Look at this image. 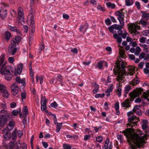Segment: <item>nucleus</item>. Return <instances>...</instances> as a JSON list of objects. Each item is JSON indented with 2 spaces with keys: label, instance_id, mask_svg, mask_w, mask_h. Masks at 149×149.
<instances>
[{
  "label": "nucleus",
  "instance_id": "obj_11",
  "mask_svg": "<svg viewBox=\"0 0 149 149\" xmlns=\"http://www.w3.org/2000/svg\"><path fill=\"white\" fill-rule=\"evenodd\" d=\"M41 109L42 111H45V112L47 111L46 108L47 107L46 103L47 101V100L46 99L45 97H44L42 95H41Z\"/></svg>",
  "mask_w": 149,
  "mask_h": 149
},
{
  "label": "nucleus",
  "instance_id": "obj_44",
  "mask_svg": "<svg viewBox=\"0 0 149 149\" xmlns=\"http://www.w3.org/2000/svg\"><path fill=\"white\" fill-rule=\"evenodd\" d=\"M143 96L145 99L149 101V94L148 93L144 92Z\"/></svg>",
  "mask_w": 149,
  "mask_h": 149
},
{
  "label": "nucleus",
  "instance_id": "obj_50",
  "mask_svg": "<svg viewBox=\"0 0 149 149\" xmlns=\"http://www.w3.org/2000/svg\"><path fill=\"white\" fill-rule=\"evenodd\" d=\"M129 95L131 98H134L136 97V93L133 92L130 93Z\"/></svg>",
  "mask_w": 149,
  "mask_h": 149
},
{
  "label": "nucleus",
  "instance_id": "obj_62",
  "mask_svg": "<svg viewBox=\"0 0 149 149\" xmlns=\"http://www.w3.org/2000/svg\"><path fill=\"white\" fill-rule=\"evenodd\" d=\"M106 24L107 25H109L111 24V22L110 19H108L105 20V21Z\"/></svg>",
  "mask_w": 149,
  "mask_h": 149
},
{
  "label": "nucleus",
  "instance_id": "obj_45",
  "mask_svg": "<svg viewBox=\"0 0 149 149\" xmlns=\"http://www.w3.org/2000/svg\"><path fill=\"white\" fill-rule=\"evenodd\" d=\"M109 143V139L108 138L106 140L104 145V147L105 149H108L109 146H108V144Z\"/></svg>",
  "mask_w": 149,
  "mask_h": 149
},
{
  "label": "nucleus",
  "instance_id": "obj_20",
  "mask_svg": "<svg viewBox=\"0 0 149 149\" xmlns=\"http://www.w3.org/2000/svg\"><path fill=\"white\" fill-rule=\"evenodd\" d=\"M148 122L147 120H142V127L143 130H145L148 127L147 124Z\"/></svg>",
  "mask_w": 149,
  "mask_h": 149
},
{
  "label": "nucleus",
  "instance_id": "obj_4",
  "mask_svg": "<svg viewBox=\"0 0 149 149\" xmlns=\"http://www.w3.org/2000/svg\"><path fill=\"white\" fill-rule=\"evenodd\" d=\"M12 67L10 66H6L4 64L0 69V72L4 76L5 79L10 81L13 77V72L11 70Z\"/></svg>",
  "mask_w": 149,
  "mask_h": 149
},
{
  "label": "nucleus",
  "instance_id": "obj_35",
  "mask_svg": "<svg viewBox=\"0 0 149 149\" xmlns=\"http://www.w3.org/2000/svg\"><path fill=\"white\" fill-rule=\"evenodd\" d=\"M4 55H2L0 57V68H1L2 66L4 64H5L4 63H3L4 61Z\"/></svg>",
  "mask_w": 149,
  "mask_h": 149
},
{
  "label": "nucleus",
  "instance_id": "obj_33",
  "mask_svg": "<svg viewBox=\"0 0 149 149\" xmlns=\"http://www.w3.org/2000/svg\"><path fill=\"white\" fill-rule=\"evenodd\" d=\"M63 124L62 123H58L56 124V132H58L60 130Z\"/></svg>",
  "mask_w": 149,
  "mask_h": 149
},
{
  "label": "nucleus",
  "instance_id": "obj_23",
  "mask_svg": "<svg viewBox=\"0 0 149 149\" xmlns=\"http://www.w3.org/2000/svg\"><path fill=\"white\" fill-rule=\"evenodd\" d=\"M0 112L1 113L4 114V115H5L6 116V117H7V118L10 119V113H8L6 110L4 109L2 110Z\"/></svg>",
  "mask_w": 149,
  "mask_h": 149
},
{
  "label": "nucleus",
  "instance_id": "obj_48",
  "mask_svg": "<svg viewBox=\"0 0 149 149\" xmlns=\"http://www.w3.org/2000/svg\"><path fill=\"white\" fill-rule=\"evenodd\" d=\"M96 141L99 143H101L103 139L102 136H98L96 138Z\"/></svg>",
  "mask_w": 149,
  "mask_h": 149
},
{
  "label": "nucleus",
  "instance_id": "obj_57",
  "mask_svg": "<svg viewBox=\"0 0 149 149\" xmlns=\"http://www.w3.org/2000/svg\"><path fill=\"white\" fill-rule=\"evenodd\" d=\"M16 106V103L15 102H12L10 104V107L11 108H14Z\"/></svg>",
  "mask_w": 149,
  "mask_h": 149
},
{
  "label": "nucleus",
  "instance_id": "obj_54",
  "mask_svg": "<svg viewBox=\"0 0 149 149\" xmlns=\"http://www.w3.org/2000/svg\"><path fill=\"white\" fill-rule=\"evenodd\" d=\"M145 54L144 52H141L139 56V58L140 59H142L144 58Z\"/></svg>",
  "mask_w": 149,
  "mask_h": 149
},
{
  "label": "nucleus",
  "instance_id": "obj_46",
  "mask_svg": "<svg viewBox=\"0 0 149 149\" xmlns=\"http://www.w3.org/2000/svg\"><path fill=\"white\" fill-rule=\"evenodd\" d=\"M139 23L143 26H146L147 24V23L146 21L144 20L143 19H141L139 22Z\"/></svg>",
  "mask_w": 149,
  "mask_h": 149
},
{
  "label": "nucleus",
  "instance_id": "obj_5",
  "mask_svg": "<svg viewBox=\"0 0 149 149\" xmlns=\"http://www.w3.org/2000/svg\"><path fill=\"white\" fill-rule=\"evenodd\" d=\"M128 28L130 33H134L135 35L139 33V32L137 30L140 29V26L134 23H131L128 24Z\"/></svg>",
  "mask_w": 149,
  "mask_h": 149
},
{
  "label": "nucleus",
  "instance_id": "obj_28",
  "mask_svg": "<svg viewBox=\"0 0 149 149\" xmlns=\"http://www.w3.org/2000/svg\"><path fill=\"white\" fill-rule=\"evenodd\" d=\"M8 28L10 31H15L17 32V33H20L19 31L17 29L16 27H13L10 26H9Z\"/></svg>",
  "mask_w": 149,
  "mask_h": 149
},
{
  "label": "nucleus",
  "instance_id": "obj_15",
  "mask_svg": "<svg viewBox=\"0 0 149 149\" xmlns=\"http://www.w3.org/2000/svg\"><path fill=\"white\" fill-rule=\"evenodd\" d=\"M7 14V10L4 8L0 10V15L2 19H4L6 17Z\"/></svg>",
  "mask_w": 149,
  "mask_h": 149
},
{
  "label": "nucleus",
  "instance_id": "obj_25",
  "mask_svg": "<svg viewBox=\"0 0 149 149\" xmlns=\"http://www.w3.org/2000/svg\"><path fill=\"white\" fill-rule=\"evenodd\" d=\"M120 87V85L118 86V89L116 91V93L118 97H120L121 95L122 89Z\"/></svg>",
  "mask_w": 149,
  "mask_h": 149
},
{
  "label": "nucleus",
  "instance_id": "obj_8",
  "mask_svg": "<svg viewBox=\"0 0 149 149\" xmlns=\"http://www.w3.org/2000/svg\"><path fill=\"white\" fill-rule=\"evenodd\" d=\"M10 87L11 91L13 93V95L18 97V93L19 92V88L17 83L15 82L13 84L11 85Z\"/></svg>",
  "mask_w": 149,
  "mask_h": 149
},
{
  "label": "nucleus",
  "instance_id": "obj_39",
  "mask_svg": "<svg viewBox=\"0 0 149 149\" xmlns=\"http://www.w3.org/2000/svg\"><path fill=\"white\" fill-rule=\"evenodd\" d=\"M86 25H81L80 26V28L79 29V30L81 32H82L84 31V32H85V31L87 30L86 28H85V27L86 26Z\"/></svg>",
  "mask_w": 149,
  "mask_h": 149
},
{
  "label": "nucleus",
  "instance_id": "obj_61",
  "mask_svg": "<svg viewBox=\"0 0 149 149\" xmlns=\"http://www.w3.org/2000/svg\"><path fill=\"white\" fill-rule=\"evenodd\" d=\"M144 64V62H140L138 65L139 68L141 69H142L143 68Z\"/></svg>",
  "mask_w": 149,
  "mask_h": 149
},
{
  "label": "nucleus",
  "instance_id": "obj_36",
  "mask_svg": "<svg viewBox=\"0 0 149 149\" xmlns=\"http://www.w3.org/2000/svg\"><path fill=\"white\" fill-rule=\"evenodd\" d=\"M131 88V87L130 86H128L125 88L124 91L125 92V97H127L126 94L128 93L130 91Z\"/></svg>",
  "mask_w": 149,
  "mask_h": 149
},
{
  "label": "nucleus",
  "instance_id": "obj_21",
  "mask_svg": "<svg viewBox=\"0 0 149 149\" xmlns=\"http://www.w3.org/2000/svg\"><path fill=\"white\" fill-rule=\"evenodd\" d=\"M115 39H117V42L119 44H120L122 40L121 38L120 37L118 34H115L114 36Z\"/></svg>",
  "mask_w": 149,
  "mask_h": 149
},
{
  "label": "nucleus",
  "instance_id": "obj_9",
  "mask_svg": "<svg viewBox=\"0 0 149 149\" xmlns=\"http://www.w3.org/2000/svg\"><path fill=\"white\" fill-rule=\"evenodd\" d=\"M123 9H121L120 11H116L115 13L116 15L118 16L117 19L119 20L120 24H123L124 22V13L123 12Z\"/></svg>",
  "mask_w": 149,
  "mask_h": 149
},
{
  "label": "nucleus",
  "instance_id": "obj_59",
  "mask_svg": "<svg viewBox=\"0 0 149 149\" xmlns=\"http://www.w3.org/2000/svg\"><path fill=\"white\" fill-rule=\"evenodd\" d=\"M57 78V80L60 82H62V77L61 75H58Z\"/></svg>",
  "mask_w": 149,
  "mask_h": 149
},
{
  "label": "nucleus",
  "instance_id": "obj_17",
  "mask_svg": "<svg viewBox=\"0 0 149 149\" xmlns=\"http://www.w3.org/2000/svg\"><path fill=\"white\" fill-rule=\"evenodd\" d=\"M129 100L127 99L121 103L122 106L124 107L128 108L131 106L130 102Z\"/></svg>",
  "mask_w": 149,
  "mask_h": 149
},
{
  "label": "nucleus",
  "instance_id": "obj_38",
  "mask_svg": "<svg viewBox=\"0 0 149 149\" xmlns=\"http://www.w3.org/2000/svg\"><path fill=\"white\" fill-rule=\"evenodd\" d=\"M95 88L93 90V93L94 94H95L97 92V91L99 88V86L96 83H95L94 85Z\"/></svg>",
  "mask_w": 149,
  "mask_h": 149
},
{
  "label": "nucleus",
  "instance_id": "obj_27",
  "mask_svg": "<svg viewBox=\"0 0 149 149\" xmlns=\"http://www.w3.org/2000/svg\"><path fill=\"white\" fill-rule=\"evenodd\" d=\"M14 125V123L11 121H10L8 125L7 126V128L9 130H12Z\"/></svg>",
  "mask_w": 149,
  "mask_h": 149
},
{
  "label": "nucleus",
  "instance_id": "obj_16",
  "mask_svg": "<svg viewBox=\"0 0 149 149\" xmlns=\"http://www.w3.org/2000/svg\"><path fill=\"white\" fill-rule=\"evenodd\" d=\"M15 81L16 82V83H17L19 84L21 83L24 86H26L25 79L24 78L21 79L20 77H17L15 79Z\"/></svg>",
  "mask_w": 149,
  "mask_h": 149
},
{
  "label": "nucleus",
  "instance_id": "obj_41",
  "mask_svg": "<svg viewBox=\"0 0 149 149\" xmlns=\"http://www.w3.org/2000/svg\"><path fill=\"white\" fill-rule=\"evenodd\" d=\"M6 90V87L3 84H0V93H1Z\"/></svg>",
  "mask_w": 149,
  "mask_h": 149
},
{
  "label": "nucleus",
  "instance_id": "obj_22",
  "mask_svg": "<svg viewBox=\"0 0 149 149\" xmlns=\"http://www.w3.org/2000/svg\"><path fill=\"white\" fill-rule=\"evenodd\" d=\"M139 81L137 79V77L136 76L135 78L132 81L130 82V84L132 85L133 86H134L139 83Z\"/></svg>",
  "mask_w": 149,
  "mask_h": 149
},
{
  "label": "nucleus",
  "instance_id": "obj_40",
  "mask_svg": "<svg viewBox=\"0 0 149 149\" xmlns=\"http://www.w3.org/2000/svg\"><path fill=\"white\" fill-rule=\"evenodd\" d=\"M3 136L4 138L6 139V140H9L10 138V134L8 133H6L3 134Z\"/></svg>",
  "mask_w": 149,
  "mask_h": 149
},
{
  "label": "nucleus",
  "instance_id": "obj_26",
  "mask_svg": "<svg viewBox=\"0 0 149 149\" xmlns=\"http://www.w3.org/2000/svg\"><path fill=\"white\" fill-rule=\"evenodd\" d=\"M120 25H117V24H115L114 25V29H115L119 30L123 28V26L124 25V22H123V24H120Z\"/></svg>",
  "mask_w": 149,
  "mask_h": 149
},
{
  "label": "nucleus",
  "instance_id": "obj_64",
  "mask_svg": "<svg viewBox=\"0 0 149 149\" xmlns=\"http://www.w3.org/2000/svg\"><path fill=\"white\" fill-rule=\"evenodd\" d=\"M143 70L145 74H148L149 75V70L148 68H145Z\"/></svg>",
  "mask_w": 149,
  "mask_h": 149
},
{
  "label": "nucleus",
  "instance_id": "obj_24",
  "mask_svg": "<svg viewBox=\"0 0 149 149\" xmlns=\"http://www.w3.org/2000/svg\"><path fill=\"white\" fill-rule=\"evenodd\" d=\"M4 37L6 39L7 41H8L11 37L10 33L8 31H6L5 33Z\"/></svg>",
  "mask_w": 149,
  "mask_h": 149
},
{
  "label": "nucleus",
  "instance_id": "obj_56",
  "mask_svg": "<svg viewBox=\"0 0 149 149\" xmlns=\"http://www.w3.org/2000/svg\"><path fill=\"white\" fill-rule=\"evenodd\" d=\"M127 32L125 31L121 35L123 38L124 39L126 38L127 35Z\"/></svg>",
  "mask_w": 149,
  "mask_h": 149
},
{
  "label": "nucleus",
  "instance_id": "obj_29",
  "mask_svg": "<svg viewBox=\"0 0 149 149\" xmlns=\"http://www.w3.org/2000/svg\"><path fill=\"white\" fill-rule=\"evenodd\" d=\"M123 48V47H121L119 49V54L122 58L124 57L125 56V53Z\"/></svg>",
  "mask_w": 149,
  "mask_h": 149
},
{
  "label": "nucleus",
  "instance_id": "obj_6",
  "mask_svg": "<svg viewBox=\"0 0 149 149\" xmlns=\"http://www.w3.org/2000/svg\"><path fill=\"white\" fill-rule=\"evenodd\" d=\"M139 118H138L136 116L134 115L128 118L129 123L127 124V127L128 126L133 127L136 124L138 121H139Z\"/></svg>",
  "mask_w": 149,
  "mask_h": 149
},
{
  "label": "nucleus",
  "instance_id": "obj_63",
  "mask_svg": "<svg viewBox=\"0 0 149 149\" xmlns=\"http://www.w3.org/2000/svg\"><path fill=\"white\" fill-rule=\"evenodd\" d=\"M63 17L66 19H68L69 18V16L66 14H63Z\"/></svg>",
  "mask_w": 149,
  "mask_h": 149
},
{
  "label": "nucleus",
  "instance_id": "obj_58",
  "mask_svg": "<svg viewBox=\"0 0 149 149\" xmlns=\"http://www.w3.org/2000/svg\"><path fill=\"white\" fill-rule=\"evenodd\" d=\"M51 106L53 107L54 108H56L58 107V104L55 102H54L53 103H52L50 104Z\"/></svg>",
  "mask_w": 149,
  "mask_h": 149
},
{
  "label": "nucleus",
  "instance_id": "obj_34",
  "mask_svg": "<svg viewBox=\"0 0 149 149\" xmlns=\"http://www.w3.org/2000/svg\"><path fill=\"white\" fill-rule=\"evenodd\" d=\"M141 51V48L139 46H137L135 49L134 54L138 56L140 53Z\"/></svg>",
  "mask_w": 149,
  "mask_h": 149
},
{
  "label": "nucleus",
  "instance_id": "obj_14",
  "mask_svg": "<svg viewBox=\"0 0 149 149\" xmlns=\"http://www.w3.org/2000/svg\"><path fill=\"white\" fill-rule=\"evenodd\" d=\"M23 68V65L20 63L18 65L17 67V71L15 72V75H16L18 74H20L22 72V69Z\"/></svg>",
  "mask_w": 149,
  "mask_h": 149
},
{
  "label": "nucleus",
  "instance_id": "obj_19",
  "mask_svg": "<svg viewBox=\"0 0 149 149\" xmlns=\"http://www.w3.org/2000/svg\"><path fill=\"white\" fill-rule=\"evenodd\" d=\"M141 13L143 18L145 19L146 20L149 19V13H147L143 11H141Z\"/></svg>",
  "mask_w": 149,
  "mask_h": 149
},
{
  "label": "nucleus",
  "instance_id": "obj_55",
  "mask_svg": "<svg viewBox=\"0 0 149 149\" xmlns=\"http://www.w3.org/2000/svg\"><path fill=\"white\" fill-rule=\"evenodd\" d=\"M8 61L10 63H12L14 61V57H10L8 58Z\"/></svg>",
  "mask_w": 149,
  "mask_h": 149
},
{
  "label": "nucleus",
  "instance_id": "obj_3",
  "mask_svg": "<svg viewBox=\"0 0 149 149\" xmlns=\"http://www.w3.org/2000/svg\"><path fill=\"white\" fill-rule=\"evenodd\" d=\"M21 38L19 36H16L15 38H12L11 41V44L9 46L7 53L10 55H14L16 52L17 48L16 46L17 44L21 41Z\"/></svg>",
  "mask_w": 149,
  "mask_h": 149
},
{
  "label": "nucleus",
  "instance_id": "obj_43",
  "mask_svg": "<svg viewBox=\"0 0 149 149\" xmlns=\"http://www.w3.org/2000/svg\"><path fill=\"white\" fill-rule=\"evenodd\" d=\"M117 137L118 140H120V142L123 143V136L121 135H118Z\"/></svg>",
  "mask_w": 149,
  "mask_h": 149
},
{
  "label": "nucleus",
  "instance_id": "obj_18",
  "mask_svg": "<svg viewBox=\"0 0 149 149\" xmlns=\"http://www.w3.org/2000/svg\"><path fill=\"white\" fill-rule=\"evenodd\" d=\"M113 88V87L112 84L109 85V87H108V88L105 91L106 95L107 97L109 96L110 95V93L112 91Z\"/></svg>",
  "mask_w": 149,
  "mask_h": 149
},
{
  "label": "nucleus",
  "instance_id": "obj_37",
  "mask_svg": "<svg viewBox=\"0 0 149 149\" xmlns=\"http://www.w3.org/2000/svg\"><path fill=\"white\" fill-rule=\"evenodd\" d=\"M23 114L24 116L27 115L28 114V109L26 106L24 107V109H23Z\"/></svg>",
  "mask_w": 149,
  "mask_h": 149
},
{
  "label": "nucleus",
  "instance_id": "obj_1",
  "mask_svg": "<svg viewBox=\"0 0 149 149\" xmlns=\"http://www.w3.org/2000/svg\"><path fill=\"white\" fill-rule=\"evenodd\" d=\"M132 132L134 131V129L127 128L122 132L124 134L128 139V142L130 143L132 149H136L137 148L143 147L144 143V141L137 134H132Z\"/></svg>",
  "mask_w": 149,
  "mask_h": 149
},
{
  "label": "nucleus",
  "instance_id": "obj_60",
  "mask_svg": "<svg viewBox=\"0 0 149 149\" xmlns=\"http://www.w3.org/2000/svg\"><path fill=\"white\" fill-rule=\"evenodd\" d=\"M146 40V38L144 37L141 38L139 39V41L141 42L144 43Z\"/></svg>",
  "mask_w": 149,
  "mask_h": 149
},
{
  "label": "nucleus",
  "instance_id": "obj_32",
  "mask_svg": "<svg viewBox=\"0 0 149 149\" xmlns=\"http://www.w3.org/2000/svg\"><path fill=\"white\" fill-rule=\"evenodd\" d=\"M17 144L18 145L17 147H19L22 149H26L27 146L26 143H18Z\"/></svg>",
  "mask_w": 149,
  "mask_h": 149
},
{
  "label": "nucleus",
  "instance_id": "obj_52",
  "mask_svg": "<svg viewBox=\"0 0 149 149\" xmlns=\"http://www.w3.org/2000/svg\"><path fill=\"white\" fill-rule=\"evenodd\" d=\"M140 106L139 105H135L133 109V111L134 112L138 110H139Z\"/></svg>",
  "mask_w": 149,
  "mask_h": 149
},
{
  "label": "nucleus",
  "instance_id": "obj_42",
  "mask_svg": "<svg viewBox=\"0 0 149 149\" xmlns=\"http://www.w3.org/2000/svg\"><path fill=\"white\" fill-rule=\"evenodd\" d=\"M108 7H110L112 8H114L115 6V5L113 3H111L110 2H108L106 3Z\"/></svg>",
  "mask_w": 149,
  "mask_h": 149
},
{
  "label": "nucleus",
  "instance_id": "obj_7",
  "mask_svg": "<svg viewBox=\"0 0 149 149\" xmlns=\"http://www.w3.org/2000/svg\"><path fill=\"white\" fill-rule=\"evenodd\" d=\"M30 18V26L31 27V33L29 35V40H31L33 36V33L35 30V27L34 25V17L31 14V15Z\"/></svg>",
  "mask_w": 149,
  "mask_h": 149
},
{
  "label": "nucleus",
  "instance_id": "obj_12",
  "mask_svg": "<svg viewBox=\"0 0 149 149\" xmlns=\"http://www.w3.org/2000/svg\"><path fill=\"white\" fill-rule=\"evenodd\" d=\"M10 119L7 118L5 115L0 116V127H3L6 123L7 121Z\"/></svg>",
  "mask_w": 149,
  "mask_h": 149
},
{
  "label": "nucleus",
  "instance_id": "obj_10",
  "mask_svg": "<svg viewBox=\"0 0 149 149\" xmlns=\"http://www.w3.org/2000/svg\"><path fill=\"white\" fill-rule=\"evenodd\" d=\"M18 19L19 22L22 23L24 21V15L23 10L21 7H19L18 9Z\"/></svg>",
  "mask_w": 149,
  "mask_h": 149
},
{
  "label": "nucleus",
  "instance_id": "obj_31",
  "mask_svg": "<svg viewBox=\"0 0 149 149\" xmlns=\"http://www.w3.org/2000/svg\"><path fill=\"white\" fill-rule=\"evenodd\" d=\"M1 93H2V95L5 98H8L10 95L8 92L6 90L3 91Z\"/></svg>",
  "mask_w": 149,
  "mask_h": 149
},
{
  "label": "nucleus",
  "instance_id": "obj_47",
  "mask_svg": "<svg viewBox=\"0 0 149 149\" xmlns=\"http://www.w3.org/2000/svg\"><path fill=\"white\" fill-rule=\"evenodd\" d=\"M21 97L22 100L25 99L26 97V94L25 91L21 93Z\"/></svg>",
  "mask_w": 149,
  "mask_h": 149
},
{
  "label": "nucleus",
  "instance_id": "obj_53",
  "mask_svg": "<svg viewBox=\"0 0 149 149\" xmlns=\"http://www.w3.org/2000/svg\"><path fill=\"white\" fill-rule=\"evenodd\" d=\"M64 149H71V146L68 144H64L63 145Z\"/></svg>",
  "mask_w": 149,
  "mask_h": 149
},
{
  "label": "nucleus",
  "instance_id": "obj_30",
  "mask_svg": "<svg viewBox=\"0 0 149 149\" xmlns=\"http://www.w3.org/2000/svg\"><path fill=\"white\" fill-rule=\"evenodd\" d=\"M21 109H18L17 110H14L11 113L12 116H16L18 113H20L21 112Z\"/></svg>",
  "mask_w": 149,
  "mask_h": 149
},
{
  "label": "nucleus",
  "instance_id": "obj_49",
  "mask_svg": "<svg viewBox=\"0 0 149 149\" xmlns=\"http://www.w3.org/2000/svg\"><path fill=\"white\" fill-rule=\"evenodd\" d=\"M102 62L101 61H99L98 63L97 67H98L99 69H101L102 68Z\"/></svg>",
  "mask_w": 149,
  "mask_h": 149
},
{
  "label": "nucleus",
  "instance_id": "obj_13",
  "mask_svg": "<svg viewBox=\"0 0 149 149\" xmlns=\"http://www.w3.org/2000/svg\"><path fill=\"white\" fill-rule=\"evenodd\" d=\"M10 149H20L19 147H17L18 145L17 143L14 141H10L9 144Z\"/></svg>",
  "mask_w": 149,
  "mask_h": 149
},
{
  "label": "nucleus",
  "instance_id": "obj_51",
  "mask_svg": "<svg viewBox=\"0 0 149 149\" xmlns=\"http://www.w3.org/2000/svg\"><path fill=\"white\" fill-rule=\"evenodd\" d=\"M129 45H131L133 47H136L137 45V44L136 43V42H133V41H132V42H130L129 43Z\"/></svg>",
  "mask_w": 149,
  "mask_h": 149
},
{
  "label": "nucleus",
  "instance_id": "obj_2",
  "mask_svg": "<svg viewBox=\"0 0 149 149\" xmlns=\"http://www.w3.org/2000/svg\"><path fill=\"white\" fill-rule=\"evenodd\" d=\"M116 68L113 70L114 73L116 75H117V80L120 82L123 80V76L124 75H127L130 74V75H133L135 72V69L133 67H125L123 62L120 63H116Z\"/></svg>",
  "mask_w": 149,
  "mask_h": 149
}]
</instances>
